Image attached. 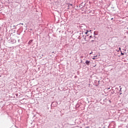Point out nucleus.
<instances>
[{
    "instance_id": "f257e3e1",
    "label": "nucleus",
    "mask_w": 128,
    "mask_h": 128,
    "mask_svg": "<svg viewBox=\"0 0 128 128\" xmlns=\"http://www.w3.org/2000/svg\"><path fill=\"white\" fill-rule=\"evenodd\" d=\"M85 63L87 64L88 66H89L90 64V61L86 60Z\"/></svg>"
},
{
    "instance_id": "f03ea898",
    "label": "nucleus",
    "mask_w": 128,
    "mask_h": 128,
    "mask_svg": "<svg viewBox=\"0 0 128 128\" xmlns=\"http://www.w3.org/2000/svg\"><path fill=\"white\" fill-rule=\"evenodd\" d=\"M68 4V7H70V6H72V4Z\"/></svg>"
},
{
    "instance_id": "7ed1b4c3",
    "label": "nucleus",
    "mask_w": 128,
    "mask_h": 128,
    "mask_svg": "<svg viewBox=\"0 0 128 128\" xmlns=\"http://www.w3.org/2000/svg\"><path fill=\"white\" fill-rule=\"evenodd\" d=\"M33 42V40H31L29 41V43H32V42Z\"/></svg>"
},
{
    "instance_id": "20e7f679",
    "label": "nucleus",
    "mask_w": 128,
    "mask_h": 128,
    "mask_svg": "<svg viewBox=\"0 0 128 128\" xmlns=\"http://www.w3.org/2000/svg\"><path fill=\"white\" fill-rule=\"evenodd\" d=\"M88 30H87V31L85 32V34H88Z\"/></svg>"
},
{
    "instance_id": "39448f33",
    "label": "nucleus",
    "mask_w": 128,
    "mask_h": 128,
    "mask_svg": "<svg viewBox=\"0 0 128 128\" xmlns=\"http://www.w3.org/2000/svg\"><path fill=\"white\" fill-rule=\"evenodd\" d=\"M92 59L93 60H96V58L94 57V58H92Z\"/></svg>"
},
{
    "instance_id": "423d86ee",
    "label": "nucleus",
    "mask_w": 128,
    "mask_h": 128,
    "mask_svg": "<svg viewBox=\"0 0 128 128\" xmlns=\"http://www.w3.org/2000/svg\"><path fill=\"white\" fill-rule=\"evenodd\" d=\"M122 56H123V55H124V54H123V53H122Z\"/></svg>"
},
{
    "instance_id": "0eeeda50",
    "label": "nucleus",
    "mask_w": 128,
    "mask_h": 128,
    "mask_svg": "<svg viewBox=\"0 0 128 128\" xmlns=\"http://www.w3.org/2000/svg\"><path fill=\"white\" fill-rule=\"evenodd\" d=\"M90 38H92V36H90Z\"/></svg>"
},
{
    "instance_id": "6e6552de",
    "label": "nucleus",
    "mask_w": 128,
    "mask_h": 128,
    "mask_svg": "<svg viewBox=\"0 0 128 128\" xmlns=\"http://www.w3.org/2000/svg\"><path fill=\"white\" fill-rule=\"evenodd\" d=\"M94 58H96V56H94Z\"/></svg>"
},
{
    "instance_id": "1a4fd4ad",
    "label": "nucleus",
    "mask_w": 128,
    "mask_h": 128,
    "mask_svg": "<svg viewBox=\"0 0 128 128\" xmlns=\"http://www.w3.org/2000/svg\"><path fill=\"white\" fill-rule=\"evenodd\" d=\"M0 77H1V76H0Z\"/></svg>"
}]
</instances>
